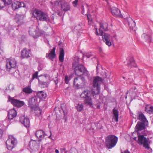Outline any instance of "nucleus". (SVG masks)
I'll return each mask as SVG.
<instances>
[{
	"instance_id": "1",
	"label": "nucleus",
	"mask_w": 153,
	"mask_h": 153,
	"mask_svg": "<svg viewBox=\"0 0 153 153\" xmlns=\"http://www.w3.org/2000/svg\"><path fill=\"white\" fill-rule=\"evenodd\" d=\"M103 80L99 76L94 77L93 79V88L92 89V95L94 96L98 94L100 92V86L103 82Z\"/></svg>"
},
{
	"instance_id": "2",
	"label": "nucleus",
	"mask_w": 153,
	"mask_h": 153,
	"mask_svg": "<svg viewBox=\"0 0 153 153\" xmlns=\"http://www.w3.org/2000/svg\"><path fill=\"white\" fill-rule=\"evenodd\" d=\"M33 15L37 20L40 21H45L48 23L50 22V19L47 14L41 11L35 9L33 12Z\"/></svg>"
},
{
	"instance_id": "3",
	"label": "nucleus",
	"mask_w": 153,
	"mask_h": 153,
	"mask_svg": "<svg viewBox=\"0 0 153 153\" xmlns=\"http://www.w3.org/2000/svg\"><path fill=\"white\" fill-rule=\"evenodd\" d=\"M73 67L74 69L75 74L78 76L84 74L86 71L84 66L83 65L79 64L78 61L73 62Z\"/></svg>"
},
{
	"instance_id": "4",
	"label": "nucleus",
	"mask_w": 153,
	"mask_h": 153,
	"mask_svg": "<svg viewBox=\"0 0 153 153\" xmlns=\"http://www.w3.org/2000/svg\"><path fill=\"white\" fill-rule=\"evenodd\" d=\"M6 62L7 70L11 74L15 73L16 71V62L15 59H8L6 60Z\"/></svg>"
},
{
	"instance_id": "5",
	"label": "nucleus",
	"mask_w": 153,
	"mask_h": 153,
	"mask_svg": "<svg viewBox=\"0 0 153 153\" xmlns=\"http://www.w3.org/2000/svg\"><path fill=\"white\" fill-rule=\"evenodd\" d=\"M39 77L38 81L40 86L43 88L48 87L50 81L49 76L45 74Z\"/></svg>"
},
{
	"instance_id": "6",
	"label": "nucleus",
	"mask_w": 153,
	"mask_h": 153,
	"mask_svg": "<svg viewBox=\"0 0 153 153\" xmlns=\"http://www.w3.org/2000/svg\"><path fill=\"white\" fill-rule=\"evenodd\" d=\"M147 124L141 122H138L135 126V131L137 132V134H144L145 126Z\"/></svg>"
},
{
	"instance_id": "7",
	"label": "nucleus",
	"mask_w": 153,
	"mask_h": 153,
	"mask_svg": "<svg viewBox=\"0 0 153 153\" xmlns=\"http://www.w3.org/2000/svg\"><path fill=\"white\" fill-rule=\"evenodd\" d=\"M108 25L107 23L105 22H101L100 23V28L99 29L100 33L99 34V33L97 29L96 28V34L97 35L99 34L100 36H102L103 33L102 30H103L104 31L108 30Z\"/></svg>"
},
{
	"instance_id": "8",
	"label": "nucleus",
	"mask_w": 153,
	"mask_h": 153,
	"mask_svg": "<svg viewBox=\"0 0 153 153\" xmlns=\"http://www.w3.org/2000/svg\"><path fill=\"white\" fill-rule=\"evenodd\" d=\"M85 84V80L83 77L79 76L74 79V85L75 86L79 87V86H83Z\"/></svg>"
},
{
	"instance_id": "9",
	"label": "nucleus",
	"mask_w": 153,
	"mask_h": 153,
	"mask_svg": "<svg viewBox=\"0 0 153 153\" xmlns=\"http://www.w3.org/2000/svg\"><path fill=\"white\" fill-rule=\"evenodd\" d=\"M102 38L106 44L110 46L111 45V42L113 41L112 37L106 33H104L103 34Z\"/></svg>"
},
{
	"instance_id": "10",
	"label": "nucleus",
	"mask_w": 153,
	"mask_h": 153,
	"mask_svg": "<svg viewBox=\"0 0 153 153\" xmlns=\"http://www.w3.org/2000/svg\"><path fill=\"white\" fill-rule=\"evenodd\" d=\"M35 135L38 139V141L39 142L45 140V136H48L42 130H39L36 131Z\"/></svg>"
},
{
	"instance_id": "11",
	"label": "nucleus",
	"mask_w": 153,
	"mask_h": 153,
	"mask_svg": "<svg viewBox=\"0 0 153 153\" xmlns=\"http://www.w3.org/2000/svg\"><path fill=\"white\" fill-rule=\"evenodd\" d=\"M105 140L107 143H117L118 137L114 135H109L106 137Z\"/></svg>"
},
{
	"instance_id": "12",
	"label": "nucleus",
	"mask_w": 153,
	"mask_h": 153,
	"mask_svg": "<svg viewBox=\"0 0 153 153\" xmlns=\"http://www.w3.org/2000/svg\"><path fill=\"white\" fill-rule=\"evenodd\" d=\"M9 101L11 102L12 104L14 106L18 107H21L25 104L24 102L19 100H18L15 99L13 98H9Z\"/></svg>"
},
{
	"instance_id": "13",
	"label": "nucleus",
	"mask_w": 153,
	"mask_h": 153,
	"mask_svg": "<svg viewBox=\"0 0 153 153\" xmlns=\"http://www.w3.org/2000/svg\"><path fill=\"white\" fill-rule=\"evenodd\" d=\"M59 0L60 2L61 3V10H62L65 12L70 10V6L69 3L65 2L64 0Z\"/></svg>"
},
{
	"instance_id": "14",
	"label": "nucleus",
	"mask_w": 153,
	"mask_h": 153,
	"mask_svg": "<svg viewBox=\"0 0 153 153\" xmlns=\"http://www.w3.org/2000/svg\"><path fill=\"white\" fill-rule=\"evenodd\" d=\"M20 121L26 127H28L30 126V120L28 118L24 116L20 118Z\"/></svg>"
},
{
	"instance_id": "15",
	"label": "nucleus",
	"mask_w": 153,
	"mask_h": 153,
	"mask_svg": "<svg viewBox=\"0 0 153 153\" xmlns=\"http://www.w3.org/2000/svg\"><path fill=\"white\" fill-rule=\"evenodd\" d=\"M25 5L23 2L16 1L13 3L12 7L13 10H16L21 7H25Z\"/></svg>"
},
{
	"instance_id": "16",
	"label": "nucleus",
	"mask_w": 153,
	"mask_h": 153,
	"mask_svg": "<svg viewBox=\"0 0 153 153\" xmlns=\"http://www.w3.org/2000/svg\"><path fill=\"white\" fill-rule=\"evenodd\" d=\"M146 134V133H144V134H137L138 142L140 143H148L149 138H147L144 137V135Z\"/></svg>"
},
{
	"instance_id": "17",
	"label": "nucleus",
	"mask_w": 153,
	"mask_h": 153,
	"mask_svg": "<svg viewBox=\"0 0 153 153\" xmlns=\"http://www.w3.org/2000/svg\"><path fill=\"white\" fill-rule=\"evenodd\" d=\"M24 18V15L16 14L15 16V19L16 22L18 25H21L24 23L23 19Z\"/></svg>"
},
{
	"instance_id": "18",
	"label": "nucleus",
	"mask_w": 153,
	"mask_h": 153,
	"mask_svg": "<svg viewBox=\"0 0 153 153\" xmlns=\"http://www.w3.org/2000/svg\"><path fill=\"white\" fill-rule=\"evenodd\" d=\"M51 7L52 10L54 11H56L58 10L59 4H61V2H60L59 0H58L54 1L53 2L51 1Z\"/></svg>"
},
{
	"instance_id": "19",
	"label": "nucleus",
	"mask_w": 153,
	"mask_h": 153,
	"mask_svg": "<svg viewBox=\"0 0 153 153\" xmlns=\"http://www.w3.org/2000/svg\"><path fill=\"white\" fill-rule=\"evenodd\" d=\"M112 14L116 17H121L122 15L121 14L120 11L117 8L114 7L111 9Z\"/></svg>"
},
{
	"instance_id": "20",
	"label": "nucleus",
	"mask_w": 153,
	"mask_h": 153,
	"mask_svg": "<svg viewBox=\"0 0 153 153\" xmlns=\"http://www.w3.org/2000/svg\"><path fill=\"white\" fill-rule=\"evenodd\" d=\"M37 101V98L36 97H33L30 99L28 100V105L30 107L33 108L36 105Z\"/></svg>"
},
{
	"instance_id": "21",
	"label": "nucleus",
	"mask_w": 153,
	"mask_h": 153,
	"mask_svg": "<svg viewBox=\"0 0 153 153\" xmlns=\"http://www.w3.org/2000/svg\"><path fill=\"white\" fill-rule=\"evenodd\" d=\"M17 115L16 111L13 108L10 110L8 113V117L10 120H12L14 117H15Z\"/></svg>"
},
{
	"instance_id": "22",
	"label": "nucleus",
	"mask_w": 153,
	"mask_h": 153,
	"mask_svg": "<svg viewBox=\"0 0 153 153\" xmlns=\"http://www.w3.org/2000/svg\"><path fill=\"white\" fill-rule=\"evenodd\" d=\"M126 21H127L128 25L130 28L133 29L135 27L136 24L132 19L131 17H126L125 18Z\"/></svg>"
},
{
	"instance_id": "23",
	"label": "nucleus",
	"mask_w": 153,
	"mask_h": 153,
	"mask_svg": "<svg viewBox=\"0 0 153 153\" xmlns=\"http://www.w3.org/2000/svg\"><path fill=\"white\" fill-rule=\"evenodd\" d=\"M30 54V51L27 50L26 48L24 49L21 51L22 57L23 58L29 57Z\"/></svg>"
},
{
	"instance_id": "24",
	"label": "nucleus",
	"mask_w": 153,
	"mask_h": 153,
	"mask_svg": "<svg viewBox=\"0 0 153 153\" xmlns=\"http://www.w3.org/2000/svg\"><path fill=\"white\" fill-rule=\"evenodd\" d=\"M138 114L139 117L138 119L142 122H141L147 124L148 122L144 114L141 112H138Z\"/></svg>"
},
{
	"instance_id": "25",
	"label": "nucleus",
	"mask_w": 153,
	"mask_h": 153,
	"mask_svg": "<svg viewBox=\"0 0 153 153\" xmlns=\"http://www.w3.org/2000/svg\"><path fill=\"white\" fill-rule=\"evenodd\" d=\"M56 48L55 47L53 48L52 50L49 54H46V57L50 59H52L55 57L56 54H55V51Z\"/></svg>"
},
{
	"instance_id": "26",
	"label": "nucleus",
	"mask_w": 153,
	"mask_h": 153,
	"mask_svg": "<svg viewBox=\"0 0 153 153\" xmlns=\"http://www.w3.org/2000/svg\"><path fill=\"white\" fill-rule=\"evenodd\" d=\"M64 52L63 49L62 48H60L59 55V59L60 62V65L62 64V62L64 61Z\"/></svg>"
},
{
	"instance_id": "27",
	"label": "nucleus",
	"mask_w": 153,
	"mask_h": 153,
	"mask_svg": "<svg viewBox=\"0 0 153 153\" xmlns=\"http://www.w3.org/2000/svg\"><path fill=\"white\" fill-rule=\"evenodd\" d=\"M8 139L6 142V143L9 142H10L11 143H17V139L12 135H9L8 136Z\"/></svg>"
},
{
	"instance_id": "28",
	"label": "nucleus",
	"mask_w": 153,
	"mask_h": 153,
	"mask_svg": "<svg viewBox=\"0 0 153 153\" xmlns=\"http://www.w3.org/2000/svg\"><path fill=\"white\" fill-rule=\"evenodd\" d=\"M137 90H136V87H134V88H132L129 91H127L126 95H128L129 94V95L131 97H133L137 94Z\"/></svg>"
},
{
	"instance_id": "29",
	"label": "nucleus",
	"mask_w": 153,
	"mask_h": 153,
	"mask_svg": "<svg viewBox=\"0 0 153 153\" xmlns=\"http://www.w3.org/2000/svg\"><path fill=\"white\" fill-rule=\"evenodd\" d=\"M90 91L88 90H84L81 94L80 97L81 98L85 99L89 97Z\"/></svg>"
},
{
	"instance_id": "30",
	"label": "nucleus",
	"mask_w": 153,
	"mask_h": 153,
	"mask_svg": "<svg viewBox=\"0 0 153 153\" xmlns=\"http://www.w3.org/2000/svg\"><path fill=\"white\" fill-rule=\"evenodd\" d=\"M36 96L41 99H45L46 97V94L43 91H39L36 93Z\"/></svg>"
},
{
	"instance_id": "31",
	"label": "nucleus",
	"mask_w": 153,
	"mask_h": 153,
	"mask_svg": "<svg viewBox=\"0 0 153 153\" xmlns=\"http://www.w3.org/2000/svg\"><path fill=\"white\" fill-rule=\"evenodd\" d=\"M128 67L130 68L133 67H136V65L135 64L133 58H131L130 59L129 62L128 63Z\"/></svg>"
},
{
	"instance_id": "32",
	"label": "nucleus",
	"mask_w": 153,
	"mask_h": 153,
	"mask_svg": "<svg viewBox=\"0 0 153 153\" xmlns=\"http://www.w3.org/2000/svg\"><path fill=\"white\" fill-rule=\"evenodd\" d=\"M84 104L86 105L91 106L92 105V99L89 97L85 98L84 100Z\"/></svg>"
},
{
	"instance_id": "33",
	"label": "nucleus",
	"mask_w": 153,
	"mask_h": 153,
	"mask_svg": "<svg viewBox=\"0 0 153 153\" xmlns=\"http://www.w3.org/2000/svg\"><path fill=\"white\" fill-rule=\"evenodd\" d=\"M113 113L114 115V117L115 121L117 122L118 121V111L114 108L113 110Z\"/></svg>"
},
{
	"instance_id": "34",
	"label": "nucleus",
	"mask_w": 153,
	"mask_h": 153,
	"mask_svg": "<svg viewBox=\"0 0 153 153\" xmlns=\"http://www.w3.org/2000/svg\"><path fill=\"white\" fill-rule=\"evenodd\" d=\"M145 111L149 114L153 113V106L148 105L145 107Z\"/></svg>"
},
{
	"instance_id": "35",
	"label": "nucleus",
	"mask_w": 153,
	"mask_h": 153,
	"mask_svg": "<svg viewBox=\"0 0 153 153\" xmlns=\"http://www.w3.org/2000/svg\"><path fill=\"white\" fill-rule=\"evenodd\" d=\"M23 90L24 92L27 94L31 93L32 91L30 87L29 86L24 88Z\"/></svg>"
},
{
	"instance_id": "36",
	"label": "nucleus",
	"mask_w": 153,
	"mask_h": 153,
	"mask_svg": "<svg viewBox=\"0 0 153 153\" xmlns=\"http://www.w3.org/2000/svg\"><path fill=\"white\" fill-rule=\"evenodd\" d=\"M35 113L36 115L39 116L40 115L42 111L39 107H36L35 108Z\"/></svg>"
},
{
	"instance_id": "37",
	"label": "nucleus",
	"mask_w": 153,
	"mask_h": 153,
	"mask_svg": "<svg viewBox=\"0 0 153 153\" xmlns=\"http://www.w3.org/2000/svg\"><path fill=\"white\" fill-rule=\"evenodd\" d=\"M83 107V105L79 103L76 106V108L77 111H81L82 110Z\"/></svg>"
},
{
	"instance_id": "38",
	"label": "nucleus",
	"mask_w": 153,
	"mask_h": 153,
	"mask_svg": "<svg viewBox=\"0 0 153 153\" xmlns=\"http://www.w3.org/2000/svg\"><path fill=\"white\" fill-rule=\"evenodd\" d=\"M141 145H142L144 147L145 149H147L149 150V152H152V150L151 148L150 147L149 144H141Z\"/></svg>"
},
{
	"instance_id": "39",
	"label": "nucleus",
	"mask_w": 153,
	"mask_h": 153,
	"mask_svg": "<svg viewBox=\"0 0 153 153\" xmlns=\"http://www.w3.org/2000/svg\"><path fill=\"white\" fill-rule=\"evenodd\" d=\"M7 148L10 150H11L14 147V144H6Z\"/></svg>"
},
{
	"instance_id": "40",
	"label": "nucleus",
	"mask_w": 153,
	"mask_h": 153,
	"mask_svg": "<svg viewBox=\"0 0 153 153\" xmlns=\"http://www.w3.org/2000/svg\"><path fill=\"white\" fill-rule=\"evenodd\" d=\"M5 5L10 4L12 3V0H1Z\"/></svg>"
},
{
	"instance_id": "41",
	"label": "nucleus",
	"mask_w": 153,
	"mask_h": 153,
	"mask_svg": "<svg viewBox=\"0 0 153 153\" xmlns=\"http://www.w3.org/2000/svg\"><path fill=\"white\" fill-rule=\"evenodd\" d=\"M116 144H106V147L107 148V149H111L114 147Z\"/></svg>"
},
{
	"instance_id": "42",
	"label": "nucleus",
	"mask_w": 153,
	"mask_h": 153,
	"mask_svg": "<svg viewBox=\"0 0 153 153\" xmlns=\"http://www.w3.org/2000/svg\"><path fill=\"white\" fill-rule=\"evenodd\" d=\"M70 77H69L67 75H66L65 77V82L66 84H68L69 81L70 80Z\"/></svg>"
},
{
	"instance_id": "43",
	"label": "nucleus",
	"mask_w": 153,
	"mask_h": 153,
	"mask_svg": "<svg viewBox=\"0 0 153 153\" xmlns=\"http://www.w3.org/2000/svg\"><path fill=\"white\" fill-rule=\"evenodd\" d=\"M142 36L146 40H148L150 38V37L149 36H148V35L145 33L143 34L142 35Z\"/></svg>"
},
{
	"instance_id": "44",
	"label": "nucleus",
	"mask_w": 153,
	"mask_h": 153,
	"mask_svg": "<svg viewBox=\"0 0 153 153\" xmlns=\"http://www.w3.org/2000/svg\"><path fill=\"white\" fill-rule=\"evenodd\" d=\"M38 72L37 71L34 74H33V79L34 78H38Z\"/></svg>"
},
{
	"instance_id": "45",
	"label": "nucleus",
	"mask_w": 153,
	"mask_h": 153,
	"mask_svg": "<svg viewBox=\"0 0 153 153\" xmlns=\"http://www.w3.org/2000/svg\"><path fill=\"white\" fill-rule=\"evenodd\" d=\"M79 0H75L72 2V4L74 7H76Z\"/></svg>"
},
{
	"instance_id": "46",
	"label": "nucleus",
	"mask_w": 153,
	"mask_h": 153,
	"mask_svg": "<svg viewBox=\"0 0 153 153\" xmlns=\"http://www.w3.org/2000/svg\"><path fill=\"white\" fill-rule=\"evenodd\" d=\"M70 153H78L77 150L75 149H71L70 151Z\"/></svg>"
},
{
	"instance_id": "47",
	"label": "nucleus",
	"mask_w": 153,
	"mask_h": 153,
	"mask_svg": "<svg viewBox=\"0 0 153 153\" xmlns=\"http://www.w3.org/2000/svg\"><path fill=\"white\" fill-rule=\"evenodd\" d=\"M65 105L64 104H61V108L64 112L65 111V108L64 107H63L65 106Z\"/></svg>"
},
{
	"instance_id": "48",
	"label": "nucleus",
	"mask_w": 153,
	"mask_h": 153,
	"mask_svg": "<svg viewBox=\"0 0 153 153\" xmlns=\"http://www.w3.org/2000/svg\"><path fill=\"white\" fill-rule=\"evenodd\" d=\"M121 153H130V152L128 150H126L124 151H122V150H121Z\"/></svg>"
},
{
	"instance_id": "49",
	"label": "nucleus",
	"mask_w": 153,
	"mask_h": 153,
	"mask_svg": "<svg viewBox=\"0 0 153 153\" xmlns=\"http://www.w3.org/2000/svg\"><path fill=\"white\" fill-rule=\"evenodd\" d=\"M90 15H88L87 16V17L88 18V22H91L92 21V19H90Z\"/></svg>"
},
{
	"instance_id": "50",
	"label": "nucleus",
	"mask_w": 153,
	"mask_h": 153,
	"mask_svg": "<svg viewBox=\"0 0 153 153\" xmlns=\"http://www.w3.org/2000/svg\"><path fill=\"white\" fill-rule=\"evenodd\" d=\"M85 56L87 58H89L91 56V54H90L89 53H86V55H85Z\"/></svg>"
},
{
	"instance_id": "51",
	"label": "nucleus",
	"mask_w": 153,
	"mask_h": 153,
	"mask_svg": "<svg viewBox=\"0 0 153 153\" xmlns=\"http://www.w3.org/2000/svg\"><path fill=\"white\" fill-rule=\"evenodd\" d=\"M3 134V130L1 129H0V137H1Z\"/></svg>"
},
{
	"instance_id": "52",
	"label": "nucleus",
	"mask_w": 153,
	"mask_h": 153,
	"mask_svg": "<svg viewBox=\"0 0 153 153\" xmlns=\"http://www.w3.org/2000/svg\"><path fill=\"white\" fill-rule=\"evenodd\" d=\"M54 82L56 84V85H57V84H58V80L57 79H56H56H55L54 80Z\"/></svg>"
},
{
	"instance_id": "53",
	"label": "nucleus",
	"mask_w": 153,
	"mask_h": 153,
	"mask_svg": "<svg viewBox=\"0 0 153 153\" xmlns=\"http://www.w3.org/2000/svg\"><path fill=\"white\" fill-rule=\"evenodd\" d=\"M58 14L59 15V16H61L62 15V13L61 12H58Z\"/></svg>"
},
{
	"instance_id": "54",
	"label": "nucleus",
	"mask_w": 153,
	"mask_h": 153,
	"mask_svg": "<svg viewBox=\"0 0 153 153\" xmlns=\"http://www.w3.org/2000/svg\"><path fill=\"white\" fill-rule=\"evenodd\" d=\"M55 152L56 153H59V151L58 149H56L55 150Z\"/></svg>"
},
{
	"instance_id": "55",
	"label": "nucleus",
	"mask_w": 153,
	"mask_h": 153,
	"mask_svg": "<svg viewBox=\"0 0 153 153\" xmlns=\"http://www.w3.org/2000/svg\"><path fill=\"white\" fill-rule=\"evenodd\" d=\"M50 133H51V135L50 136H48V138H51V135H52V134H51V131H50Z\"/></svg>"
},
{
	"instance_id": "56",
	"label": "nucleus",
	"mask_w": 153,
	"mask_h": 153,
	"mask_svg": "<svg viewBox=\"0 0 153 153\" xmlns=\"http://www.w3.org/2000/svg\"><path fill=\"white\" fill-rule=\"evenodd\" d=\"M31 32V30H29V34H31V35H33V34H33V33H30V32Z\"/></svg>"
},
{
	"instance_id": "57",
	"label": "nucleus",
	"mask_w": 153,
	"mask_h": 153,
	"mask_svg": "<svg viewBox=\"0 0 153 153\" xmlns=\"http://www.w3.org/2000/svg\"><path fill=\"white\" fill-rule=\"evenodd\" d=\"M4 7V6H1L0 5V9H1V8H3Z\"/></svg>"
},
{
	"instance_id": "58",
	"label": "nucleus",
	"mask_w": 153,
	"mask_h": 153,
	"mask_svg": "<svg viewBox=\"0 0 153 153\" xmlns=\"http://www.w3.org/2000/svg\"><path fill=\"white\" fill-rule=\"evenodd\" d=\"M134 139L135 140H136L137 139V138L136 137H134Z\"/></svg>"
},
{
	"instance_id": "59",
	"label": "nucleus",
	"mask_w": 153,
	"mask_h": 153,
	"mask_svg": "<svg viewBox=\"0 0 153 153\" xmlns=\"http://www.w3.org/2000/svg\"><path fill=\"white\" fill-rule=\"evenodd\" d=\"M82 9L83 10L84 9V7H83V6H82Z\"/></svg>"
},
{
	"instance_id": "60",
	"label": "nucleus",
	"mask_w": 153,
	"mask_h": 153,
	"mask_svg": "<svg viewBox=\"0 0 153 153\" xmlns=\"http://www.w3.org/2000/svg\"><path fill=\"white\" fill-rule=\"evenodd\" d=\"M98 66H97L96 68H97V71L98 70Z\"/></svg>"
},
{
	"instance_id": "61",
	"label": "nucleus",
	"mask_w": 153,
	"mask_h": 153,
	"mask_svg": "<svg viewBox=\"0 0 153 153\" xmlns=\"http://www.w3.org/2000/svg\"><path fill=\"white\" fill-rule=\"evenodd\" d=\"M123 79H125V77L124 76L123 77Z\"/></svg>"
},
{
	"instance_id": "62",
	"label": "nucleus",
	"mask_w": 153,
	"mask_h": 153,
	"mask_svg": "<svg viewBox=\"0 0 153 153\" xmlns=\"http://www.w3.org/2000/svg\"><path fill=\"white\" fill-rule=\"evenodd\" d=\"M125 98H126H126H127V96H126V97Z\"/></svg>"
},
{
	"instance_id": "63",
	"label": "nucleus",
	"mask_w": 153,
	"mask_h": 153,
	"mask_svg": "<svg viewBox=\"0 0 153 153\" xmlns=\"http://www.w3.org/2000/svg\"><path fill=\"white\" fill-rule=\"evenodd\" d=\"M7 153V152H6V153Z\"/></svg>"
}]
</instances>
